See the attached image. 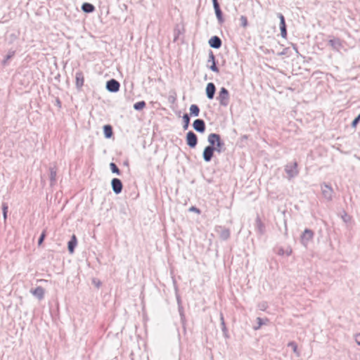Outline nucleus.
Returning <instances> with one entry per match:
<instances>
[{"mask_svg":"<svg viewBox=\"0 0 360 360\" xmlns=\"http://www.w3.org/2000/svg\"><path fill=\"white\" fill-rule=\"evenodd\" d=\"M221 106L226 107L229 103V93L225 87H221L217 98Z\"/></svg>","mask_w":360,"mask_h":360,"instance_id":"obj_1","label":"nucleus"},{"mask_svg":"<svg viewBox=\"0 0 360 360\" xmlns=\"http://www.w3.org/2000/svg\"><path fill=\"white\" fill-rule=\"evenodd\" d=\"M314 231L311 229H306L301 235L300 242L305 248L307 247L309 243L314 238Z\"/></svg>","mask_w":360,"mask_h":360,"instance_id":"obj_2","label":"nucleus"},{"mask_svg":"<svg viewBox=\"0 0 360 360\" xmlns=\"http://www.w3.org/2000/svg\"><path fill=\"white\" fill-rule=\"evenodd\" d=\"M321 188L323 198L328 201L332 200L333 196V189L332 187L330 185L323 183L321 185Z\"/></svg>","mask_w":360,"mask_h":360,"instance_id":"obj_3","label":"nucleus"},{"mask_svg":"<svg viewBox=\"0 0 360 360\" xmlns=\"http://www.w3.org/2000/svg\"><path fill=\"white\" fill-rule=\"evenodd\" d=\"M285 171L289 179L295 177L298 174L297 163L294 162L286 165L285 167Z\"/></svg>","mask_w":360,"mask_h":360,"instance_id":"obj_4","label":"nucleus"},{"mask_svg":"<svg viewBox=\"0 0 360 360\" xmlns=\"http://www.w3.org/2000/svg\"><path fill=\"white\" fill-rule=\"evenodd\" d=\"M186 143L190 148H195L198 143V137L196 134L190 131L186 134Z\"/></svg>","mask_w":360,"mask_h":360,"instance_id":"obj_5","label":"nucleus"},{"mask_svg":"<svg viewBox=\"0 0 360 360\" xmlns=\"http://www.w3.org/2000/svg\"><path fill=\"white\" fill-rule=\"evenodd\" d=\"M120 84L119 82H117L115 79H111L106 83V89L112 93L117 92L120 90Z\"/></svg>","mask_w":360,"mask_h":360,"instance_id":"obj_6","label":"nucleus"},{"mask_svg":"<svg viewBox=\"0 0 360 360\" xmlns=\"http://www.w3.org/2000/svg\"><path fill=\"white\" fill-rule=\"evenodd\" d=\"M111 186H112V189L113 192L115 194L120 193L122 192V188H123L122 183L121 180L117 178H114L112 179Z\"/></svg>","mask_w":360,"mask_h":360,"instance_id":"obj_7","label":"nucleus"},{"mask_svg":"<svg viewBox=\"0 0 360 360\" xmlns=\"http://www.w3.org/2000/svg\"><path fill=\"white\" fill-rule=\"evenodd\" d=\"M214 151L215 150H214V147L206 146L202 153L203 160L207 162H210L213 157Z\"/></svg>","mask_w":360,"mask_h":360,"instance_id":"obj_8","label":"nucleus"},{"mask_svg":"<svg viewBox=\"0 0 360 360\" xmlns=\"http://www.w3.org/2000/svg\"><path fill=\"white\" fill-rule=\"evenodd\" d=\"M193 129L200 133H203L205 131V123L201 119L195 120L193 124Z\"/></svg>","mask_w":360,"mask_h":360,"instance_id":"obj_9","label":"nucleus"},{"mask_svg":"<svg viewBox=\"0 0 360 360\" xmlns=\"http://www.w3.org/2000/svg\"><path fill=\"white\" fill-rule=\"evenodd\" d=\"M210 63H211V65L209 66V68L212 71L218 73L219 72V68H217V66L216 65L215 57H214V53H213V52L212 51H210L209 58L207 60V64H209Z\"/></svg>","mask_w":360,"mask_h":360,"instance_id":"obj_10","label":"nucleus"},{"mask_svg":"<svg viewBox=\"0 0 360 360\" xmlns=\"http://www.w3.org/2000/svg\"><path fill=\"white\" fill-rule=\"evenodd\" d=\"M209 45L210 47L213 49H219L221 46V39L217 36L212 37L209 41Z\"/></svg>","mask_w":360,"mask_h":360,"instance_id":"obj_11","label":"nucleus"},{"mask_svg":"<svg viewBox=\"0 0 360 360\" xmlns=\"http://www.w3.org/2000/svg\"><path fill=\"white\" fill-rule=\"evenodd\" d=\"M30 292L39 300H41L44 297L45 290L42 287L38 286L34 290H30Z\"/></svg>","mask_w":360,"mask_h":360,"instance_id":"obj_12","label":"nucleus"},{"mask_svg":"<svg viewBox=\"0 0 360 360\" xmlns=\"http://www.w3.org/2000/svg\"><path fill=\"white\" fill-rule=\"evenodd\" d=\"M215 91H216L215 85L212 82L208 83L206 86V96H207V98L212 99L214 96Z\"/></svg>","mask_w":360,"mask_h":360,"instance_id":"obj_13","label":"nucleus"},{"mask_svg":"<svg viewBox=\"0 0 360 360\" xmlns=\"http://www.w3.org/2000/svg\"><path fill=\"white\" fill-rule=\"evenodd\" d=\"M212 1L213 3V6L214 8L216 16H217L219 22H221L223 21V18H222V12L220 9L219 4L217 0H212Z\"/></svg>","mask_w":360,"mask_h":360,"instance_id":"obj_14","label":"nucleus"},{"mask_svg":"<svg viewBox=\"0 0 360 360\" xmlns=\"http://www.w3.org/2000/svg\"><path fill=\"white\" fill-rule=\"evenodd\" d=\"M75 79H76V86L78 89H80L83 84H84V75L82 72H77L75 75Z\"/></svg>","mask_w":360,"mask_h":360,"instance_id":"obj_15","label":"nucleus"},{"mask_svg":"<svg viewBox=\"0 0 360 360\" xmlns=\"http://www.w3.org/2000/svg\"><path fill=\"white\" fill-rule=\"evenodd\" d=\"M50 181H51V186H53L55 184L56 181V174H57V169L54 167H51L50 169Z\"/></svg>","mask_w":360,"mask_h":360,"instance_id":"obj_16","label":"nucleus"},{"mask_svg":"<svg viewBox=\"0 0 360 360\" xmlns=\"http://www.w3.org/2000/svg\"><path fill=\"white\" fill-rule=\"evenodd\" d=\"M77 238H76L75 235H72L70 240L68 242V250L70 253H72L74 252L75 248L77 245Z\"/></svg>","mask_w":360,"mask_h":360,"instance_id":"obj_17","label":"nucleus"},{"mask_svg":"<svg viewBox=\"0 0 360 360\" xmlns=\"http://www.w3.org/2000/svg\"><path fill=\"white\" fill-rule=\"evenodd\" d=\"M219 135L215 133L210 134L207 137V141L210 143L208 146H215V143H217L216 141L219 138Z\"/></svg>","mask_w":360,"mask_h":360,"instance_id":"obj_18","label":"nucleus"},{"mask_svg":"<svg viewBox=\"0 0 360 360\" xmlns=\"http://www.w3.org/2000/svg\"><path fill=\"white\" fill-rule=\"evenodd\" d=\"M256 227L259 234H263L264 233V226L258 216L256 218Z\"/></svg>","mask_w":360,"mask_h":360,"instance_id":"obj_19","label":"nucleus"},{"mask_svg":"<svg viewBox=\"0 0 360 360\" xmlns=\"http://www.w3.org/2000/svg\"><path fill=\"white\" fill-rule=\"evenodd\" d=\"M82 9L84 13H92L95 8L94 5L90 3H84L82 6Z\"/></svg>","mask_w":360,"mask_h":360,"instance_id":"obj_20","label":"nucleus"},{"mask_svg":"<svg viewBox=\"0 0 360 360\" xmlns=\"http://www.w3.org/2000/svg\"><path fill=\"white\" fill-rule=\"evenodd\" d=\"M103 132L105 138L110 139L112 137L113 133H112V128L110 125L107 124L103 127Z\"/></svg>","mask_w":360,"mask_h":360,"instance_id":"obj_21","label":"nucleus"},{"mask_svg":"<svg viewBox=\"0 0 360 360\" xmlns=\"http://www.w3.org/2000/svg\"><path fill=\"white\" fill-rule=\"evenodd\" d=\"M189 110H190L191 115L195 116V117H198L199 115L200 108H199V107L197 105L192 104L190 106Z\"/></svg>","mask_w":360,"mask_h":360,"instance_id":"obj_22","label":"nucleus"},{"mask_svg":"<svg viewBox=\"0 0 360 360\" xmlns=\"http://www.w3.org/2000/svg\"><path fill=\"white\" fill-rule=\"evenodd\" d=\"M216 142L217 143H215V146H214V150L218 152V153H221L222 147L224 146V143L221 140L220 136H219V138L217 139Z\"/></svg>","mask_w":360,"mask_h":360,"instance_id":"obj_23","label":"nucleus"},{"mask_svg":"<svg viewBox=\"0 0 360 360\" xmlns=\"http://www.w3.org/2000/svg\"><path fill=\"white\" fill-rule=\"evenodd\" d=\"M278 254L281 256L284 255L289 256L292 254V249L290 247H288L286 250H284L283 248H281L278 249Z\"/></svg>","mask_w":360,"mask_h":360,"instance_id":"obj_24","label":"nucleus"},{"mask_svg":"<svg viewBox=\"0 0 360 360\" xmlns=\"http://www.w3.org/2000/svg\"><path fill=\"white\" fill-rule=\"evenodd\" d=\"M183 119V129L184 130H186L188 128L189 123H190V117L188 114H184L182 117Z\"/></svg>","mask_w":360,"mask_h":360,"instance_id":"obj_25","label":"nucleus"},{"mask_svg":"<svg viewBox=\"0 0 360 360\" xmlns=\"http://www.w3.org/2000/svg\"><path fill=\"white\" fill-rule=\"evenodd\" d=\"M288 347H290L292 349L294 353L296 354L297 357L300 356V352L298 351L297 345L295 342H290L288 344Z\"/></svg>","mask_w":360,"mask_h":360,"instance_id":"obj_26","label":"nucleus"},{"mask_svg":"<svg viewBox=\"0 0 360 360\" xmlns=\"http://www.w3.org/2000/svg\"><path fill=\"white\" fill-rule=\"evenodd\" d=\"M145 106H146V102L143 101H139V102L134 103V108L136 110H141L143 108H144Z\"/></svg>","mask_w":360,"mask_h":360,"instance_id":"obj_27","label":"nucleus"},{"mask_svg":"<svg viewBox=\"0 0 360 360\" xmlns=\"http://www.w3.org/2000/svg\"><path fill=\"white\" fill-rule=\"evenodd\" d=\"M110 169H111L112 173H115V174H116L117 175L120 174V170L119 169L117 166L114 162H110Z\"/></svg>","mask_w":360,"mask_h":360,"instance_id":"obj_28","label":"nucleus"},{"mask_svg":"<svg viewBox=\"0 0 360 360\" xmlns=\"http://www.w3.org/2000/svg\"><path fill=\"white\" fill-rule=\"evenodd\" d=\"M15 55V51H9L8 53L6 56V58L3 60L2 63L4 65H6L7 61Z\"/></svg>","mask_w":360,"mask_h":360,"instance_id":"obj_29","label":"nucleus"},{"mask_svg":"<svg viewBox=\"0 0 360 360\" xmlns=\"http://www.w3.org/2000/svg\"><path fill=\"white\" fill-rule=\"evenodd\" d=\"M220 236L222 239L226 240L230 236V232L228 229H224L220 234Z\"/></svg>","mask_w":360,"mask_h":360,"instance_id":"obj_30","label":"nucleus"},{"mask_svg":"<svg viewBox=\"0 0 360 360\" xmlns=\"http://www.w3.org/2000/svg\"><path fill=\"white\" fill-rule=\"evenodd\" d=\"M240 25L243 27H246L248 25V19L245 15H241L240 18Z\"/></svg>","mask_w":360,"mask_h":360,"instance_id":"obj_31","label":"nucleus"},{"mask_svg":"<svg viewBox=\"0 0 360 360\" xmlns=\"http://www.w3.org/2000/svg\"><path fill=\"white\" fill-rule=\"evenodd\" d=\"M277 16L278 17V18L280 19V27H283V25L284 27H286L285 25V18H284V16L283 15L282 13H278L277 14Z\"/></svg>","mask_w":360,"mask_h":360,"instance_id":"obj_32","label":"nucleus"},{"mask_svg":"<svg viewBox=\"0 0 360 360\" xmlns=\"http://www.w3.org/2000/svg\"><path fill=\"white\" fill-rule=\"evenodd\" d=\"M2 210H3V216H4V220H6L7 218V211H8V206L6 203H3Z\"/></svg>","mask_w":360,"mask_h":360,"instance_id":"obj_33","label":"nucleus"},{"mask_svg":"<svg viewBox=\"0 0 360 360\" xmlns=\"http://www.w3.org/2000/svg\"><path fill=\"white\" fill-rule=\"evenodd\" d=\"M45 237H46V231H44L41 233V236H40V237H39V240H38V245H41L42 244V243H43V241H44V240Z\"/></svg>","mask_w":360,"mask_h":360,"instance_id":"obj_34","label":"nucleus"},{"mask_svg":"<svg viewBox=\"0 0 360 360\" xmlns=\"http://www.w3.org/2000/svg\"><path fill=\"white\" fill-rule=\"evenodd\" d=\"M281 29V35L283 38H286L287 36V29L286 27L283 25V27H280Z\"/></svg>","mask_w":360,"mask_h":360,"instance_id":"obj_35","label":"nucleus"},{"mask_svg":"<svg viewBox=\"0 0 360 360\" xmlns=\"http://www.w3.org/2000/svg\"><path fill=\"white\" fill-rule=\"evenodd\" d=\"M220 321H221V325L222 330L224 332H225L226 330V326H225L224 319V316H223L222 314H220Z\"/></svg>","mask_w":360,"mask_h":360,"instance_id":"obj_36","label":"nucleus"},{"mask_svg":"<svg viewBox=\"0 0 360 360\" xmlns=\"http://www.w3.org/2000/svg\"><path fill=\"white\" fill-rule=\"evenodd\" d=\"M360 121V117H356L352 122V127L355 129L356 127V125L358 124V123Z\"/></svg>","mask_w":360,"mask_h":360,"instance_id":"obj_37","label":"nucleus"},{"mask_svg":"<svg viewBox=\"0 0 360 360\" xmlns=\"http://www.w3.org/2000/svg\"><path fill=\"white\" fill-rule=\"evenodd\" d=\"M257 321L258 326L255 328V330L259 329L264 324L262 319L258 317L257 319Z\"/></svg>","mask_w":360,"mask_h":360,"instance_id":"obj_38","label":"nucleus"},{"mask_svg":"<svg viewBox=\"0 0 360 360\" xmlns=\"http://www.w3.org/2000/svg\"><path fill=\"white\" fill-rule=\"evenodd\" d=\"M329 44H330L332 46H333V47H335V46H336V45H339V44H339V41H338V40H335V39H330V40L329 41Z\"/></svg>","mask_w":360,"mask_h":360,"instance_id":"obj_39","label":"nucleus"},{"mask_svg":"<svg viewBox=\"0 0 360 360\" xmlns=\"http://www.w3.org/2000/svg\"><path fill=\"white\" fill-rule=\"evenodd\" d=\"M189 211L190 212H196L198 214H200V210L198 208H197L195 207H193V206H192V207H191L189 208Z\"/></svg>","mask_w":360,"mask_h":360,"instance_id":"obj_40","label":"nucleus"},{"mask_svg":"<svg viewBox=\"0 0 360 360\" xmlns=\"http://www.w3.org/2000/svg\"><path fill=\"white\" fill-rule=\"evenodd\" d=\"M355 341L357 345L360 346V333H358L355 335Z\"/></svg>","mask_w":360,"mask_h":360,"instance_id":"obj_41","label":"nucleus"},{"mask_svg":"<svg viewBox=\"0 0 360 360\" xmlns=\"http://www.w3.org/2000/svg\"><path fill=\"white\" fill-rule=\"evenodd\" d=\"M93 282H94V283H95V285H96L98 288L99 287V285H100V282L96 283V281H95V280H94V281H93Z\"/></svg>","mask_w":360,"mask_h":360,"instance_id":"obj_42","label":"nucleus"},{"mask_svg":"<svg viewBox=\"0 0 360 360\" xmlns=\"http://www.w3.org/2000/svg\"><path fill=\"white\" fill-rule=\"evenodd\" d=\"M40 281H46L45 280L41 279Z\"/></svg>","mask_w":360,"mask_h":360,"instance_id":"obj_43","label":"nucleus"}]
</instances>
